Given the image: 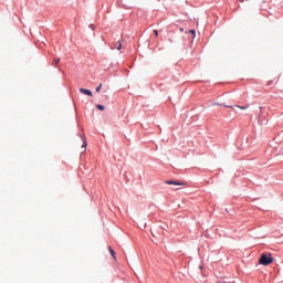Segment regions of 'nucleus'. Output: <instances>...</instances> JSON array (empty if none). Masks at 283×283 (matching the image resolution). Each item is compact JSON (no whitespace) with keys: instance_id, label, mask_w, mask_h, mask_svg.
<instances>
[{"instance_id":"nucleus-13","label":"nucleus","mask_w":283,"mask_h":283,"mask_svg":"<svg viewBox=\"0 0 283 283\" xmlns=\"http://www.w3.org/2000/svg\"><path fill=\"white\" fill-rule=\"evenodd\" d=\"M91 30H96V25L90 24Z\"/></svg>"},{"instance_id":"nucleus-5","label":"nucleus","mask_w":283,"mask_h":283,"mask_svg":"<svg viewBox=\"0 0 283 283\" xmlns=\"http://www.w3.org/2000/svg\"><path fill=\"white\" fill-rule=\"evenodd\" d=\"M120 48H123V43L116 42V43L114 44V48H113V49H115V50H120Z\"/></svg>"},{"instance_id":"nucleus-1","label":"nucleus","mask_w":283,"mask_h":283,"mask_svg":"<svg viewBox=\"0 0 283 283\" xmlns=\"http://www.w3.org/2000/svg\"><path fill=\"white\" fill-rule=\"evenodd\" d=\"M259 264H262L263 266H269V264H273V256H271V253H262L261 258L259 259Z\"/></svg>"},{"instance_id":"nucleus-4","label":"nucleus","mask_w":283,"mask_h":283,"mask_svg":"<svg viewBox=\"0 0 283 283\" xmlns=\"http://www.w3.org/2000/svg\"><path fill=\"white\" fill-rule=\"evenodd\" d=\"M108 251H109L112 258H114L116 260V252L114 251V249H112V247H108Z\"/></svg>"},{"instance_id":"nucleus-3","label":"nucleus","mask_w":283,"mask_h":283,"mask_svg":"<svg viewBox=\"0 0 283 283\" xmlns=\"http://www.w3.org/2000/svg\"><path fill=\"white\" fill-rule=\"evenodd\" d=\"M166 185H176L177 187H181L185 184L180 181L166 180Z\"/></svg>"},{"instance_id":"nucleus-6","label":"nucleus","mask_w":283,"mask_h":283,"mask_svg":"<svg viewBox=\"0 0 283 283\" xmlns=\"http://www.w3.org/2000/svg\"><path fill=\"white\" fill-rule=\"evenodd\" d=\"M97 109H99L101 112H105V106L97 104L96 105Z\"/></svg>"},{"instance_id":"nucleus-12","label":"nucleus","mask_w":283,"mask_h":283,"mask_svg":"<svg viewBox=\"0 0 283 283\" xmlns=\"http://www.w3.org/2000/svg\"><path fill=\"white\" fill-rule=\"evenodd\" d=\"M101 87H103V84H99V85L96 87V92H101Z\"/></svg>"},{"instance_id":"nucleus-9","label":"nucleus","mask_w":283,"mask_h":283,"mask_svg":"<svg viewBox=\"0 0 283 283\" xmlns=\"http://www.w3.org/2000/svg\"><path fill=\"white\" fill-rule=\"evenodd\" d=\"M212 105H220V106H223V107H231V108H233V106H230V105H223V104H220V103H213Z\"/></svg>"},{"instance_id":"nucleus-15","label":"nucleus","mask_w":283,"mask_h":283,"mask_svg":"<svg viewBox=\"0 0 283 283\" xmlns=\"http://www.w3.org/2000/svg\"><path fill=\"white\" fill-rule=\"evenodd\" d=\"M180 32H185V29L181 28V29H180Z\"/></svg>"},{"instance_id":"nucleus-8","label":"nucleus","mask_w":283,"mask_h":283,"mask_svg":"<svg viewBox=\"0 0 283 283\" xmlns=\"http://www.w3.org/2000/svg\"><path fill=\"white\" fill-rule=\"evenodd\" d=\"M235 107H238L239 109H249V105H247V106L235 105Z\"/></svg>"},{"instance_id":"nucleus-2","label":"nucleus","mask_w":283,"mask_h":283,"mask_svg":"<svg viewBox=\"0 0 283 283\" xmlns=\"http://www.w3.org/2000/svg\"><path fill=\"white\" fill-rule=\"evenodd\" d=\"M81 94H85L86 96H94V94L92 93V91L87 90V88H80Z\"/></svg>"},{"instance_id":"nucleus-7","label":"nucleus","mask_w":283,"mask_h":283,"mask_svg":"<svg viewBox=\"0 0 283 283\" xmlns=\"http://www.w3.org/2000/svg\"><path fill=\"white\" fill-rule=\"evenodd\" d=\"M189 33L192 34V39H196V30L191 29L189 30Z\"/></svg>"},{"instance_id":"nucleus-14","label":"nucleus","mask_w":283,"mask_h":283,"mask_svg":"<svg viewBox=\"0 0 283 283\" xmlns=\"http://www.w3.org/2000/svg\"><path fill=\"white\" fill-rule=\"evenodd\" d=\"M155 36H158V30H154Z\"/></svg>"},{"instance_id":"nucleus-10","label":"nucleus","mask_w":283,"mask_h":283,"mask_svg":"<svg viewBox=\"0 0 283 283\" xmlns=\"http://www.w3.org/2000/svg\"><path fill=\"white\" fill-rule=\"evenodd\" d=\"M60 62H61V59H59V57L53 60V63H54L55 65H59Z\"/></svg>"},{"instance_id":"nucleus-11","label":"nucleus","mask_w":283,"mask_h":283,"mask_svg":"<svg viewBox=\"0 0 283 283\" xmlns=\"http://www.w3.org/2000/svg\"><path fill=\"white\" fill-rule=\"evenodd\" d=\"M82 147L84 148V151H85V149H87V140H84Z\"/></svg>"}]
</instances>
